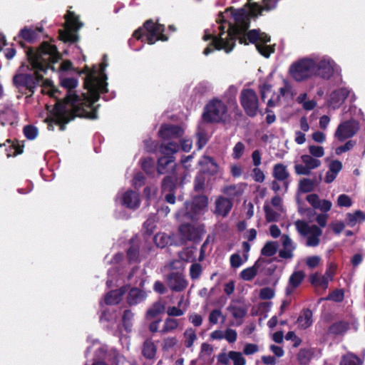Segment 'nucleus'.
Segmentation results:
<instances>
[{
	"mask_svg": "<svg viewBox=\"0 0 365 365\" xmlns=\"http://www.w3.org/2000/svg\"><path fill=\"white\" fill-rule=\"evenodd\" d=\"M65 19L64 29L59 31V37L65 42H75L77 40L75 32L82 26V24L78 21V17L71 11L68 12Z\"/></svg>",
	"mask_w": 365,
	"mask_h": 365,
	"instance_id": "nucleus-11",
	"label": "nucleus"
},
{
	"mask_svg": "<svg viewBox=\"0 0 365 365\" xmlns=\"http://www.w3.org/2000/svg\"><path fill=\"white\" fill-rule=\"evenodd\" d=\"M207 205L208 198L206 196H196L193 198L191 204H185L186 212H178L176 217L179 220L183 217L194 220L198 215H200L207 210Z\"/></svg>",
	"mask_w": 365,
	"mask_h": 365,
	"instance_id": "nucleus-9",
	"label": "nucleus"
},
{
	"mask_svg": "<svg viewBox=\"0 0 365 365\" xmlns=\"http://www.w3.org/2000/svg\"><path fill=\"white\" fill-rule=\"evenodd\" d=\"M43 31V27L41 26H31V27H24L22 29L19 34V37L25 40L28 42H31L34 41L38 36V34Z\"/></svg>",
	"mask_w": 365,
	"mask_h": 365,
	"instance_id": "nucleus-30",
	"label": "nucleus"
},
{
	"mask_svg": "<svg viewBox=\"0 0 365 365\" xmlns=\"http://www.w3.org/2000/svg\"><path fill=\"white\" fill-rule=\"evenodd\" d=\"M232 207L231 200L223 196H218L215 201L214 213L216 215L226 217Z\"/></svg>",
	"mask_w": 365,
	"mask_h": 365,
	"instance_id": "nucleus-20",
	"label": "nucleus"
},
{
	"mask_svg": "<svg viewBox=\"0 0 365 365\" xmlns=\"http://www.w3.org/2000/svg\"><path fill=\"white\" fill-rule=\"evenodd\" d=\"M302 164L295 163L294 170L297 175H308L312 170L321 165V161L306 154L301 156Z\"/></svg>",
	"mask_w": 365,
	"mask_h": 365,
	"instance_id": "nucleus-16",
	"label": "nucleus"
},
{
	"mask_svg": "<svg viewBox=\"0 0 365 365\" xmlns=\"http://www.w3.org/2000/svg\"><path fill=\"white\" fill-rule=\"evenodd\" d=\"M127 287H123L118 290H114L108 292L104 298L103 302H101V306L103 307V303L107 305H113L118 304L121 299L123 294L127 291Z\"/></svg>",
	"mask_w": 365,
	"mask_h": 365,
	"instance_id": "nucleus-29",
	"label": "nucleus"
},
{
	"mask_svg": "<svg viewBox=\"0 0 365 365\" xmlns=\"http://www.w3.org/2000/svg\"><path fill=\"white\" fill-rule=\"evenodd\" d=\"M197 339L195 330L187 328L183 333V343L187 348H191Z\"/></svg>",
	"mask_w": 365,
	"mask_h": 365,
	"instance_id": "nucleus-39",
	"label": "nucleus"
},
{
	"mask_svg": "<svg viewBox=\"0 0 365 365\" xmlns=\"http://www.w3.org/2000/svg\"><path fill=\"white\" fill-rule=\"evenodd\" d=\"M309 155L312 156L314 158H319L324 155V150L322 146L310 145H309Z\"/></svg>",
	"mask_w": 365,
	"mask_h": 365,
	"instance_id": "nucleus-53",
	"label": "nucleus"
},
{
	"mask_svg": "<svg viewBox=\"0 0 365 365\" xmlns=\"http://www.w3.org/2000/svg\"><path fill=\"white\" fill-rule=\"evenodd\" d=\"M231 361L233 365H246V359L242 353L235 351H231Z\"/></svg>",
	"mask_w": 365,
	"mask_h": 365,
	"instance_id": "nucleus-56",
	"label": "nucleus"
},
{
	"mask_svg": "<svg viewBox=\"0 0 365 365\" xmlns=\"http://www.w3.org/2000/svg\"><path fill=\"white\" fill-rule=\"evenodd\" d=\"M157 353V346L155 343L150 340H146L142 347V354L148 359H153L155 358Z\"/></svg>",
	"mask_w": 365,
	"mask_h": 365,
	"instance_id": "nucleus-36",
	"label": "nucleus"
},
{
	"mask_svg": "<svg viewBox=\"0 0 365 365\" xmlns=\"http://www.w3.org/2000/svg\"><path fill=\"white\" fill-rule=\"evenodd\" d=\"M202 272V267L200 264L194 263L190 268V276L192 279H198Z\"/></svg>",
	"mask_w": 365,
	"mask_h": 365,
	"instance_id": "nucleus-61",
	"label": "nucleus"
},
{
	"mask_svg": "<svg viewBox=\"0 0 365 365\" xmlns=\"http://www.w3.org/2000/svg\"><path fill=\"white\" fill-rule=\"evenodd\" d=\"M179 231L183 240H195L198 239L202 233L200 228H196L189 224H183Z\"/></svg>",
	"mask_w": 365,
	"mask_h": 365,
	"instance_id": "nucleus-24",
	"label": "nucleus"
},
{
	"mask_svg": "<svg viewBox=\"0 0 365 365\" xmlns=\"http://www.w3.org/2000/svg\"><path fill=\"white\" fill-rule=\"evenodd\" d=\"M17 120V113L12 107H6L0 110V124L5 125L7 124L14 125Z\"/></svg>",
	"mask_w": 365,
	"mask_h": 365,
	"instance_id": "nucleus-28",
	"label": "nucleus"
},
{
	"mask_svg": "<svg viewBox=\"0 0 365 365\" xmlns=\"http://www.w3.org/2000/svg\"><path fill=\"white\" fill-rule=\"evenodd\" d=\"M365 221V213L361 210L349 212L346 215V222L349 227H354Z\"/></svg>",
	"mask_w": 365,
	"mask_h": 365,
	"instance_id": "nucleus-34",
	"label": "nucleus"
},
{
	"mask_svg": "<svg viewBox=\"0 0 365 365\" xmlns=\"http://www.w3.org/2000/svg\"><path fill=\"white\" fill-rule=\"evenodd\" d=\"M274 295V290L271 287H264L259 292V297L262 299H271Z\"/></svg>",
	"mask_w": 365,
	"mask_h": 365,
	"instance_id": "nucleus-64",
	"label": "nucleus"
},
{
	"mask_svg": "<svg viewBox=\"0 0 365 365\" xmlns=\"http://www.w3.org/2000/svg\"><path fill=\"white\" fill-rule=\"evenodd\" d=\"M26 55L29 65L22 64L13 77V85L21 93L31 96L36 88L41 85L42 92L52 98H57L58 91L51 81L43 80V74L46 70H53V63L60 58V55L55 46L43 43L38 49H29Z\"/></svg>",
	"mask_w": 365,
	"mask_h": 365,
	"instance_id": "nucleus-3",
	"label": "nucleus"
},
{
	"mask_svg": "<svg viewBox=\"0 0 365 365\" xmlns=\"http://www.w3.org/2000/svg\"><path fill=\"white\" fill-rule=\"evenodd\" d=\"M179 326L178 320L173 318H168L164 322V325L161 331L163 333H168L175 330Z\"/></svg>",
	"mask_w": 365,
	"mask_h": 365,
	"instance_id": "nucleus-48",
	"label": "nucleus"
},
{
	"mask_svg": "<svg viewBox=\"0 0 365 365\" xmlns=\"http://www.w3.org/2000/svg\"><path fill=\"white\" fill-rule=\"evenodd\" d=\"M7 143H9V149L6 153L8 157L16 156L23 153V145L11 142L9 140H7Z\"/></svg>",
	"mask_w": 365,
	"mask_h": 365,
	"instance_id": "nucleus-45",
	"label": "nucleus"
},
{
	"mask_svg": "<svg viewBox=\"0 0 365 365\" xmlns=\"http://www.w3.org/2000/svg\"><path fill=\"white\" fill-rule=\"evenodd\" d=\"M93 351L97 356H101V354H104L106 351V347L102 346L98 341H94L92 346H88L87 349V353Z\"/></svg>",
	"mask_w": 365,
	"mask_h": 365,
	"instance_id": "nucleus-57",
	"label": "nucleus"
},
{
	"mask_svg": "<svg viewBox=\"0 0 365 365\" xmlns=\"http://www.w3.org/2000/svg\"><path fill=\"white\" fill-rule=\"evenodd\" d=\"M199 164L202 166V169L204 172H207L211 175H214L217 173V164L212 158L208 156H204L199 162Z\"/></svg>",
	"mask_w": 365,
	"mask_h": 365,
	"instance_id": "nucleus-33",
	"label": "nucleus"
},
{
	"mask_svg": "<svg viewBox=\"0 0 365 365\" xmlns=\"http://www.w3.org/2000/svg\"><path fill=\"white\" fill-rule=\"evenodd\" d=\"M362 361L353 354H347L343 356L341 365H362Z\"/></svg>",
	"mask_w": 365,
	"mask_h": 365,
	"instance_id": "nucleus-47",
	"label": "nucleus"
},
{
	"mask_svg": "<svg viewBox=\"0 0 365 365\" xmlns=\"http://www.w3.org/2000/svg\"><path fill=\"white\" fill-rule=\"evenodd\" d=\"M154 242L159 247H165L170 242V237L165 233H159L154 237Z\"/></svg>",
	"mask_w": 365,
	"mask_h": 365,
	"instance_id": "nucleus-52",
	"label": "nucleus"
},
{
	"mask_svg": "<svg viewBox=\"0 0 365 365\" xmlns=\"http://www.w3.org/2000/svg\"><path fill=\"white\" fill-rule=\"evenodd\" d=\"M264 211L267 222L280 220L284 215L282 198L274 196L270 201H266L264 205Z\"/></svg>",
	"mask_w": 365,
	"mask_h": 365,
	"instance_id": "nucleus-12",
	"label": "nucleus"
},
{
	"mask_svg": "<svg viewBox=\"0 0 365 365\" xmlns=\"http://www.w3.org/2000/svg\"><path fill=\"white\" fill-rule=\"evenodd\" d=\"M173 155H162L158 160L157 170L160 175L173 173L176 163Z\"/></svg>",
	"mask_w": 365,
	"mask_h": 365,
	"instance_id": "nucleus-19",
	"label": "nucleus"
},
{
	"mask_svg": "<svg viewBox=\"0 0 365 365\" xmlns=\"http://www.w3.org/2000/svg\"><path fill=\"white\" fill-rule=\"evenodd\" d=\"M146 293L137 288H133L128 292V302L130 305L140 303L146 298Z\"/></svg>",
	"mask_w": 365,
	"mask_h": 365,
	"instance_id": "nucleus-35",
	"label": "nucleus"
},
{
	"mask_svg": "<svg viewBox=\"0 0 365 365\" xmlns=\"http://www.w3.org/2000/svg\"><path fill=\"white\" fill-rule=\"evenodd\" d=\"M220 319H222V322L225 321V317L222 315L220 310L214 309L210 312L209 316V321L211 324H217Z\"/></svg>",
	"mask_w": 365,
	"mask_h": 365,
	"instance_id": "nucleus-59",
	"label": "nucleus"
},
{
	"mask_svg": "<svg viewBox=\"0 0 365 365\" xmlns=\"http://www.w3.org/2000/svg\"><path fill=\"white\" fill-rule=\"evenodd\" d=\"M164 310L165 306L160 302H156L148 310L146 313V319H153L156 317L158 314L163 313Z\"/></svg>",
	"mask_w": 365,
	"mask_h": 365,
	"instance_id": "nucleus-42",
	"label": "nucleus"
},
{
	"mask_svg": "<svg viewBox=\"0 0 365 365\" xmlns=\"http://www.w3.org/2000/svg\"><path fill=\"white\" fill-rule=\"evenodd\" d=\"M196 249L194 247H188L179 253L180 259L185 262H190L195 259V252Z\"/></svg>",
	"mask_w": 365,
	"mask_h": 365,
	"instance_id": "nucleus-50",
	"label": "nucleus"
},
{
	"mask_svg": "<svg viewBox=\"0 0 365 365\" xmlns=\"http://www.w3.org/2000/svg\"><path fill=\"white\" fill-rule=\"evenodd\" d=\"M358 123L354 120H345L339 124L334 133V138L339 141L343 142L345 140L353 137L359 130Z\"/></svg>",
	"mask_w": 365,
	"mask_h": 365,
	"instance_id": "nucleus-14",
	"label": "nucleus"
},
{
	"mask_svg": "<svg viewBox=\"0 0 365 365\" xmlns=\"http://www.w3.org/2000/svg\"><path fill=\"white\" fill-rule=\"evenodd\" d=\"M245 145L242 142L237 143L232 149V157L235 160H239L244 155Z\"/></svg>",
	"mask_w": 365,
	"mask_h": 365,
	"instance_id": "nucleus-51",
	"label": "nucleus"
},
{
	"mask_svg": "<svg viewBox=\"0 0 365 365\" xmlns=\"http://www.w3.org/2000/svg\"><path fill=\"white\" fill-rule=\"evenodd\" d=\"M276 0H263V6L254 2H249V12L250 16H257L262 14L263 11H269L276 7Z\"/></svg>",
	"mask_w": 365,
	"mask_h": 365,
	"instance_id": "nucleus-22",
	"label": "nucleus"
},
{
	"mask_svg": "<svg viewBox=\"0 0 365 365\" xmlns=\"http://www.w3.org/2000/svg\"><path fill=\"white\" fill-rule=\"evenodd\" d=\"M349 329V325L345 322H339L333 324L329 328V332L334 334L344 333Z\"/></svg>",
	"mask_w": 365,
	"mask_h": 365,
	"instance_id": "nucleus-46",
	"label": "nucleus"
},
{
	"mask_svg": "<svg viewBox=\"0 0 365 365\" xmlns=\"http://www.w3.org/2000/svg\"><path fill=\"white\" fill-rule=\"evenodd\" d=\"M314 183L312 180L304 178L299 182V189L302 192H309L314 190Z\"/></svg>",
	"mask_w": 365,
	"mask_h": 365,
	"instance_id": "nucleus-54",
	"label": "nucleus"
},
{
	"mask_svg": "<svg viewBox=\"0 0 365 365\" xmlns=\"http://www.w3.org/2000/svg\"><path fill=\"white\" fill-rule=\"evenodd\" d=\"M352 205V200L349 196L342 194L338 197L337 205L339 207H349Z\"/></svg>",
	"mask_w": 365,
	"mask_h": 365,
	"instance_id": "nucleus-63",
	"label": "nucleus"
},
{
	"mask_svg": "<svg viewBox=\"0 0 365 365\" xmlns=\"http://www.w3.org/2000/svg\"><path fill=\"white\" fill-rule=\"evenodd\" d=\"M164 31L163 24L148 20L143 27L134 32L133 36L136 39H142V41H146L148 43L153 44L158 41L168 40V38L163 34Z\"/></svg>",
	"mask_w": 365,
	"mask_h": 365,
	"instance_id": "nucleus-5",
	"label": "nucleus"
},
{
	"mask_svg": "<svg viewBox=\"0 0 365 365\" xmlns=\"http://www.w3.org/2000/svg\"><path fill=\"white\" fill-rule=\"evenodd\" d=\"M304 278V274L302 271L294 272L289 277V285L286 289L287 294H291Z\"/></svg>",
	"mask_w": 365,
	"mask_h": 365,
	"instance_id": "nucleus-32",
	"label": "nucleus"
},
{
	"mask_svg": "<svg viewBox=\"0 0 365 365\" xmlns=\"http://www.w3.org/2000/svg\"><path fill=\"white\" fill-rule=\"evenodd\" d=\"M228 116L226 105L218 99L210 101L205 107L202 114L203 120L210 123L223 122Z\"/></svg>",
	"mask_w": 365,
	"mask_h": 365,
	"instance_id": "nucleus-8",
	"label": "nucleus"
},
{
	"mask_svg": "<svg viewBox=\"0 0 365 365\" xmlns=\"http://www.w3.org/2000/svg\"><path fill=\"white\" fill-rule=\"evenodd\" d=\"M348 95L349 90L345 87L331 91L327 98V106L334 110L339 108L344 103Z\"/></svg>",
	"mask_w": 365,
	"mask_h": 365,
	"instance_id": "nucleus-17",
	"label": "nucleus"
},
{
	"mask_svg": "<svg viewBox=\"0 0 365 365\" xmlns=\"http://www.w3.org/2000/svg\"><path fill=\"white\" fill-rule=\"evenodd\" d=\"M272 175L277 180L282 181L283 182L284 190L286 192L289 187V182L287 181V179L289 177V173L287 171V167L281 163L274 165Z\"/></svg>",
	"mask_w": 365,
	"mask_h": 365,
	"instance_id": "nucleus-25",
	"label": "nucleus"
},
{
	"mask_svg": "<svg viewBox=\"0 0 365 365\" xmlns=\"http://www.w3.org/2000/svg\"><path fill=\"white\" fill-rule=\"evenodd\" d=\"M106 56L104 61L101 64L100 70L94 68L87 73L84 81V87L86 93H82L81 96H76L72 89L78 86V81L74 78H63L61 81V86L68 89V94L66 98L61 101L58 100V93L55 107L53 109L52 117L48 118V128L54 129V125L60 126V130L64 129V125L73 119L75 117L87 118L96 119L97 118L96 108L93 103L99 98L100 93L107 91V76L104 73L108 66Z\"/></svg>",
	"mask_w": 365,
	"mask_h": 365,
	"instance_id": "nucleus-1",
	"label": "nucleus"
},
{
	"mask_svg": "<svg viewBox=\"0 0 365 365\" xmlns=\"http://www.w3.org/2000/svg\"><path fill=\"white\" fill-rule=\"evenodd\" d=\"M227 309L235 319H242L247 312V310L244 307L235 305H230Z\"/></svg>",
	"mask_w": 365,
	"mask_h": 365,
	"instance_id": "nucleus-49",
	"label": "nucleus"
},
{
	"mask_svg": "<svg viewBox=\"0 0 365 365\" xmlns=\"http://www.w3.org/2000/svg\"><path fill=\"white\" fill-rule=\"evenodd\" d=\"M116 201L130 210H136L140 204L138 192L129 189L120 191L117 195Z\"/></svg>",
	"mask_w": 365,
	"mask_h": 365,
	"instance_id": "nucleus-15",
	"label": "nucleus"
},
{
	"mask_svg": "<svg viewBox=\"0 0 365 365\" xmlns=\"http://www.w3.org/2000/svg\"><path fill=\"white\" fill-rule=\"evenodd\" d=\"M308 202L315 209H319L322 212H327L331 210L332 203L327 200H320L317 195L310 194L307 197Z\"/></svg>",
	"mask_w": 365,
	"mask_h": 365,
	"instance_id": "nucleus-26",
	"label": "nucleus"
},
{
	"mask_svg": "<svg viewBox=\"0 0 365 365\" xmlns=\"http://www.w3.org/2000/svg\"><path fill=\"white\" fill-rule=\"evenodd\" d=\"M212 351L213 348L211 345L207 343L202 344L197 361L202 360L205 362L209 363Z\"/></svg>",
	"mask_w": 365,
	"mask_h": 365,
	"instance_id": "nucleus-41",
	"label": "nucleus"
},
{
	"mask_svg": "<svg viewBox=\"0 0 365 365\" xmlns=\"http://www.w3.org/2000/svg\"><path fill=\"white\" fill-rule=\"evenodd\" d=\"M258 267L255 264L252 267L243 269L240 272V277L243 280H252L257 274Z\"/></svg>",
	"mask_w": 365,
	"mask_h": 365,
	"instance_id": "nucleus-44",
	"label": "nucleus"
},
{
	"mask_svg": "<svg viewBox=\"0 0 365 365\" xmlns=\"http://www.w3.org/2000/svg\"><path fill=\"white\" fill-rule=\"evenodd\" d=\"M281 242L282 249L279 250V256L283 259H292L294 256L293 252L297 247L296 244L287 235L281 237Z\"/></svg>",
	"mask_w": 365,
	"mask_h": 365,
	"instance_id": "nucleus-21",
	"label": "nucleus"
},
{
	"mask_svg": "<svg viewBox=\"0 0 365 365\" xmlns=\"http://www.w3.org/2000/svg\"><path fill=\"white\" fill-rule=\"evenodd\" d=\"M179 150V145L174 142H169L166 144L161 145L160 147V153L162 155H173Z\"/></svg>",
	"mask_w": 365,
	"mask_h": 365,
	"instance_id": "nucleus-40",
	"label": "nucleus"
},
{
	"mask_svg": "<svg viewBox=\"0 0 365 365\" xmlns=\"http://www.w3.org/2000/svg\"><path fill=\"white\" fill-rule=\"evenodd\" d=\"M248 2H252L248 0ZM249 3L245 8L240 9H227L220 13L216 24L205 31L203 39H211V43L207 46L203 53L209 55L215 49L224 50L226 53L230 52L235 45L236 39L240 43L247 44V39L255 44L257 51L264 56L269 57L274 49L271 45H267L270 41V37L265 33L259 30H251L247 35L245 32L250 26Z\"/></svg>",
	"mask_w": 365,
	"mask_h": 365,
	"instance_id": "nucleus-2",
	"label": "nucleus"
},
{
	"mask_svg": "<svg viewBox=\"0 0 365 365\" xmlns=\"http://www.w3.org/2000/svg\"><path fill=\"white\" fill-rule=\"evenodd\" d=\"M142 168L148 174H152L155 171L154 160L150 158L144 159L142 162Z\"/></svg>",
	"mask_w": 365,
	"mask_h": 365,
	"instance_id": "nucleus-60",
	"label": "nucleus"
},
{
	"mask_svg": "<svg viewBox=\"0 0 365 365\" xmlns=\"http://www.w3.org/2000/svg\"><path fill=\"white\" fill-rule=\"evenodd\" d=\"M316 60L314 57L300 58L291 64L289 73L292 78L297 81H304L315 76Z\"/></svg>",
	"mask_w": 365,
	"mask_h": 365,
	"instance_id": "nucleus-6",
	"label": "nucleus"
},
{
	"mask_svg": "<svg viewBox=\"0 0 365 365\" xmlns=\"http://www.w3.org/2000/svg\"><path fill=\"white\" fill-rule=\"evenodd\" d=\"M342 168L343 165L341 161L338 160H331L328 165V170L324 177L325 182H332L336 178Z\"/></svg>",
	"mask_w": 365,
	"mask_h": 365,
	"instance_id": "nucleus-27",
	"label": "nucleus"
},
{
	"mask_svg": "<svg viewBox=\"0 0 365 365\" xmlns=\"http://www.w3.org/2000/svg\"><path fill=\"white\" fill-rule=\"evenodd\" d=\"M336 266L334 264H331L327 269L324 275H323V283L328 284L329 281H331L335 274Z\"/></svg>",
	"mask_w": 365,
	"mask_h": 365,
	"instance_id": "nucleus-58",
	"label": "nucleus"
},
{
	"mask_svg": "<svg viewBox=\"0 0 365 365\" xmlns=\"http://www.w3.org/2000/svg\"><path fill=\"white\" fill-rule=\"evenodd\" d=\"M107 360L112 364V365H121L125 362V358L120 354L115 349H111L106 354Z\"/></svg>",
	"mask_w": 365,
	"mask_h": 365,
	"instance_id": "nucleus-37",
	"label": "nucleus"
},
{
	"mask_svg": "<svg viewBox=\"0 0 365 365\" xmlns=\"http://www.w3.org/2000/svg\"><path fill=\"white\" fill-rule=\"evenodd\" d=\"M24 134L27 139L34 140L38 134V130L36 127L29 125L24 128Z\"/></svg>",
	"mask_w": 365,
	"mask_h": 365,
	"instance_id": "nucleus-55",
	"label": "nucleus"
},
{
	"mask_svg": "<svg viewBox=\"0 0 365 365\" xmlns=\"http://www.w3.org/2000/svg\"><path fill=\"white\" fill-rule=\"evenodd\" d=\"M167 284L170 289L174 292H181L184 290L188 283L184 276L179 272H173L167 277Z\"/></svg>",
	"mask_w": 365,
	"mask_h": 365,
	"instance_id": "nucleus-18",
	"label": "nucleus"
},
{
	"mask_svg": "<svg viewBox=\"0 0 365 365\" xmlns=\"http://www.w3.org/2000/svg\"><path fill=\"white\" fill-rule=\"evenodd\" d=\"M277 249L278 243L277 242L269 241L264 245L261 250V253L262 255L271 257L276 254Z\"/></svg>",
	"mask_w": 365,
	"mask_h": 365,
	"instance_id": "nucleus-43",
	"label": "nucleus"
},
{
	"mask_svg": "<svg viewBox=\"0 0 365 365\" xmlns=\"http://www.w3.org/2000/svg\"><path fill=\"white\" fill-rule=\"evenodd\" d=\"M247 184L238 183L236 185L225 186L222 192L231 198H239L245 191Z\"/></svg>",
	"mask_w": 365,
	"mask_h": 365,
	"instance_id": "nucleus-31",
	"label": "nucleus"
},
{
	"mask_svg": "<svg viewBox=\"0 0 365 365\" xmlns=\"http://www.w3.org/2000/svg\"><path fill=\"white\" fill-rule=\"evenodd\" d=\"M312 324V312L309 309L304 310L298 318L299 327L307 329Z\"/></svg>",
	"mask_w": 365,
	"mask_h": 365,
	"instance_id": "nucleus-38",
	"label": "nucleus"
},
{
	"mask_svg": "<svg viewBox=\"0 0 365 365\" xmlns=\"http://www.w3.org/2000/svg\"><path fill=\"white\" fill-rule=\"evenodd\" d=\"M314 58L316 60L315 76L329 80L335 75L340 74L341 68L330 56L324 55Z\"/></svg>",
	"mask_w": 365,
	"mask_h": 365,
	"instance_id": "nucleus-7",
	"label": "nucleus"
},
{
	"mask_svg": "<svg viewBox=\"0 0 365 365\" xmlns=\"http://www.w3.org/2000/svg\"><path fill=\"white\" fill-rule=\"evenodd\" d=\"M240 103L245 113L250 116H255L259 108V101L256 92L250 88H245L240 93Z\"/></svg>",
	"mask_w": 365,
	"mask_h": 365,
	"instance_id": "nucleus-13",
	"label": "nucleus"
},
{
	"mask_svg": "<svg viewBox=\"0 0 365 365\" xmlns=\"http://www.w3.org/2000/svg\"><path fill=\"white\" fill-rule=\"evenodd\" d=\"M294 225L299 234L307 238V246L316 247L319 244V237L322 231L319 227L309 225L303 220H297Z\"/></svg>",
	"mask_w": 365,
	"mask_h": 365,
	"instance_id": "nucleus-10",
	"label": "nucleus"
},
{
	"mask_svg": "<svg viewBox=\"0 0 365 365\" xmlns=\"http://www.w3.org/2000/svg\"><path fill=\"white\" fill-rule=\"evenodd\" d=\"M261 98L267 101L268 108H274L278 106L283 100L286 101L294 96L292 83L287 79L282 80V84L277 93L272 91V86L267 83H261L259 86Z\"/></svg>",
	"mask_w": 365,
	"mask_h": 365,
	"instance_id": "nucleus-4",
	"label": "nucleus"
},
{
	"mask_svg": "<svg viewBox=\"0 0 365 365\" xmlns=\"http://www.w3.org/2000/svg\"><path fill=\"white\" fill-rule=\"evenodd\" d=\"M183 133L181 127L175 125H163L159 130L160 136L166 140L180 138Z\"/></svg>",
	"mask_w": 365,
	"mask_h": 365,
	"instance_id": "nucleus-23",
	"label": "nucleus"
},
{
	"mask_svg": "<svg viewBox=\"0 0 365 365\" xmlns=\"http://www.w3.org/2000/svg\"><path fill=\"white\" fill-rule=\"evenodd\" d=\"M232 359L231 351L220 353L217 356V362L222 365H229Z\"/></svg>",
	"mask_w": 365,
	"mask_h": 365,
	"instance_id": "nucleus-62",
	"label": "nucleus"
}]
</instances>
